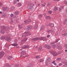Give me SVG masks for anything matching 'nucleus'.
I'll list each match as a JSON object with an SVG mask.
<instances>
[{"instance_id": "nucleus-1", "label": "nucleus", "mask_w": 67, "mask_h": 67, "mask_svg": "<svg viewBox=\"0 0 67 67\" xmlns=\"http://www.w3.org/2000/svg\"><path fill=\"white\" fill-rule=\"evenodd\" d=\"M31 39L32 40L34 41H36L38 40H41L43 41H46L47 40V38L46 37L44 38V37H38L35 38H31Z\"/></svg>"}, {"instance_id": "nucleus-2", "label": "nucleus", "mask_w": 67, "mask_h": 67, "mask_svg": "<svg viewBox=\"0 0 67 67\" xmlns=\"http://www.w3.org/2000/svg\"><path fill=\"white\" fill-rule=\"evenodd\" d=\"M31 35V34L30 32H27L24 33V34H23V36H25V37L27 35Z\"/></svg>"}, {"instance_id": "nucleus-3", "label": "nucleus", "mask_w": 67, "mask_h": 67, "mask_svg": "<svg viewBox=\"0 0 67 67\" xmlns=\"http://www.w3.org/2000/svg\"><path fill=\"white\" fill-rule=\"evenodd\" d=\"M51 54L54 57H56L59 55L55 51H52L51 52Z\"/></svg>"}, {"instance_id": "nucleus-4", "label": "nucleus", "mask_w": 67, "mask_h": 67, "mask_svg": "<svg viewBox=\"0 0 67 67\" xmlns=\"http://www.w3.org/2000/svg\"><path fill=\"white\" fill-rule=\"evenodd\" d=\"M32 28V26H29L28 27H26V29L27 30H30Z\"/></svg>"}, {"instance_id": "nucleus-5", "label": "nucleus", "mask_w": 67, "mask_h": 67, "mask_svg": "<svg viewBox=\"0 0 67 67\" xmlns=\"http://www.w3.org/2000/svg\"><path fill=\"white\" fill-rule=\"evenodd\" d=\"M27 9L31 10H34V8L31 6H30L29 7V6H27Z\"/></svg>"}, {"instance_id": "nucleus-6", "label": "nucleus", "mask_w": 67, "mask_h": 67, "mask_svg": "<svg viewBox=\"0 0 67 67\" xmlns=\"http://www.w3.org/2000/svg\"><path fill=\"white\" fill-rule=\"evenodd\" d=\"M51 62V59L50 58H48V59L47 60H46V63L48 64V62Z\"/></svg>"}, {"instance_id": "nucleus-7", "label": "nucleus", "mask_w": 67, "mask_h": 67, "mask_svg": "<svg viewBox=\"0 0 67 67\" xmlns=\"http://www.w3.org/2000/svg\"><path fill=\"white\" fill-rule=\"evenodd\" d=\"M27 38H25L23 40H22L21 41V44H23L27 40Z\"/></svg>"}, {"instance_id": "nucleus-8", "label": "nucleus", "mask_w": 67, "mask_h": 67, "mask_svg": "<svg viewBox=\"0 0 67 67\" xmlns=\"http://www.w3.org/2000/svg\"><path fill=\"white\" fill-rule=\"evenodd\" d=\"M4 53L3 52H1L0 53V58H1L4 55Z\"/></svg>"}, {"instance_id": "nucleus-9", "label": "nucleus", "mask_w": 67, "mask_h": 67, "mask_svg": "<svg viewBox=\"0 0 67 67\" xmlns=\"http://www.w3.org/2000/svg\"><path fill=\"white\" fill-rule=\"evenodd\" d=\"M44 47L48 49H50L51 48V47L49 46H47V45H46L44 46Z\"/></svg>"}, {"instance_id": "nucleus-10", "label": "nucleus", "mask_w": 67, "mask_h": 67, "mask_svg": "<svg viewBox=\"0 0 67 67\" xmlns=\"http://www.w3.org/2000/svg\"><path fill=\"white\" fill-rule=\"evenodd\" d=\"M29 46H24L22 47V48H29Z\"/></svg>"}, {"instance_id": "nucleus-11", "label": "nucleus", "mask_w": 67, "mask_h": 67, "mask_svg": "<svg viewBox=\"0 0 67 67\" xmlns=\"http://www.w3.org/2000/svg\"><path fill=\"white\" fill-rule=\"evenodd\" d=\"M57 48H58V49L60 50H61L62 49V48L61 46L60 45L57 46Z\"/></svg>"}, {"instance_id": "nucleus-12", "label": "nucleus", "mask_w": 67, "mask_h": 67, "mask_svg": "<svg viewBox=\"0 0 67 67\" xmlns=\"http://www.w3.org/2000/svg\"><path fill=\"white\" fill-rule=\"evenodd\" d=\"M26 54V52L25 51H23L21 52V54L23 55H25Z\"/></svg>"}, {"instance_id": "nucleus-13", "label": "nucleus", "mask_w": 67, "mask_h": 67, "mask_svg": "<svg viewBox=\"0 0 67 67\" xmlns=\"http://www.w3.org/2000/svg\"><path fill=\"white\" fill-rule=\"evenodd\" d=\"M54 43V42H53L51 43V45L52 46V47H53L54 48L56 46L55 45H53V44Z\"/></svg>"}, {"instance_id": "nucleus-14", "label": "nucleus", "mask_w": 67, "mask_h": 67, "mask_svg": "<svg viewBox=\"0 0 67 67\" xmlns=\"http://www.w3.org/2000/svg\"><path fill=\"white\" fill-rule=\"evenodd\" d=\"M49 26L51 27H53L54 26V25L53 24H49Z\"/></svg>"}, {"instance_id": "nucleus-15", "label": "nucleus", "mask_w": 67, "mask_h": 67, "mask_svg": "<svg viewBox=\"0 0 67 67\" xmlns=\"http://www.w3.org/2000/svg\"><path fill=\"white\" fill-rule=\"evenodd\" d=\"M11 45L14 46H18V44L16 43H14L11 44Z\"/></svg>"}, {"instance_id": "nucleus-16", "label": "nucleus", "mask_w": 67, "mask_h": 67, "mask_svg": "<svg viewBox=\"0 0 67 67\" xmlns=\"http://www.w3.org/2000/svg\"><path fill=\"white\" fill-rule=\"evenodd\" d=\"M31 21L30 20H29V21H27V20H25L24 22L25 23H29L30 22H31Z\"/></svg>"}, {"instance_id": "nucleus-17", "label": "nucleus", "mask_w": 67, "mask_h": 67, "mask_svg": "<svg viewBox=\"0 0 67 67\" xmlns=\"http://www.w3.org/2000/svg\"><path fill=\"white\" fill-rule=\"evenodd\" d=\"M42 49V47H40L38 49V51H41Z\"/></svg>"}, {"instance_id": "nucleus-18", "label": "nucleus", "mask_w": 67, "mask_h": 67, "mask_svg": "<svg viewBox=\"0 0 67 67\" xmlns=\"http://www.w3.org/2000/svg\"><path fill=\"white\" fill-rule=\"evenodd\" d=\"M1 32L2 34H4V30L3 29L1 30Z\"/></svg>"}, {"instance_id": "nucleus-19", "label": "nucleus", "mask_w": 67, "mask_h": 67, "mask_svg": "<svg viewBox=\"0 0 67 67\" xmlns=\"http://www.w3.org/2000/svg\"><path fill=\"white\" fill-rule=\"evenodd\" d=\"M45 28V27L44 26H42L41 27V30H42Z\"/></svg>"}, {"instance_id": "nucleus-20", "label": "nucleus", "mask_w": 67, "mask_h": 67, "mask_svg": "<svg viewBox=\"0 0 67 67\" xmlns=\"http://www.w3.org/2000/svg\"><path fill=\"white\" fill-rule=\"evenodd\" d=\"M46 18L47 19H51V17L50 16H47L46 17Z\"/></svg>"}, {"instance_id": "nucleus-21", "label": "nucleus", "mask_w": 67, "mask_h": 67, "mask_svg": "<svg viewBox=\"0 0 67 67\" xmlns=\"http://www.w3.org/2000/svg\"><path fill=\"white\" fill-rule=\"evenodd\" d=\"M32 4H33V3H30L28 4V5L29 6H31Z\"/></svg>"}, {"instance_id": "nucleus-22", "label": "nucleus", "mask_w": 67, "mask_h": 67, "mask_svg": "<svg viewBox=\"0 0 67 67\" xmlns=\"http://www.w3.org/2000/svg\"><path fill=\"white\" fill-rule=\"evenodd\" d=\"M62 36L64 37L67 36V33H64V34H63Z\"/></svg>"}, {"instance_id": "nucleus-23", "label": "nucleus", "mask_w": 67, "mask_h": 67, "mask_svg": "<svg viewBox=\"0 0 67 67\" xmlns=\"http://www.w3.org/2000/svg\"><path fill=\"white\" fill-rule=\"evenodd\" d=\"M38 27V25H36L34 27L35 29H36Z\"/></svg>"}, {"instance_id": "nucleus-24", "label": "nucleus", "mask_w": 67, "mask_h": 67, "mask_svg": "<svg viewBox=\"0 0 67 67\" xmlns=\"http://www.w3.org/2000/svg\"><path fill=\"white\" fill-rule=\"evenodd\" d=\"M6 40L8 41H9V37H6Z\"/></svg>"}, {"instance_id": "nucleus-25", "label": "nucleus", "mask_w": 67, "mask_h": 67, "mask_svg": "<svg viewBox=\"0 0 67 67\" xmlns=\"http://www.w3.org/2000/svg\"><path fill=\"white\" fill-rule=\"evenodd\" d=\"M57 9V7H55L54 9V11H56Z\"/></svg>"}, {"instance_id": "nucleus-26", "label": "nucleus", "mask_w": 67, "mask_h": 67, "mask_svg": "<svg viewBox=\"0 0 67 67\" xmlns=\"http://www.w3.org/2000/svg\"><path fill=\"white\" fill-rule=\"evenodd\" d=\"M12 58V56H10L9 57H8V59L9 60H10Z\"/></svg>"}, {"instance_id": "nucleus-27", "label": "nucleus", "mask_w": 67, "mask_h": 67, "mask_svg": "<svg viewBox=\"0 0 67 67\" xmlns=\"http://www.w3.org/2000/svg\"><path fill=\"white\" fill-rule=\"evenodd\" d=\"M6 66H7V67H10V65L9 64H7L6 65Z\"/></svg>"}, {"instance_id": "nucleus-28", "label": "nucleus", "mask_w": 67, "mask_h": 67, "mask_svg": "<svg viewBox=\"0 0 67 67\" xmlns=\"http://www.w3.org/2000/svg\"><path fill=\"white\" fill-rule=\"evenodd\" d=\"M57 59L58 61H60L61 60V58H58Z\"/></svg>"}, {"instance_id": "nucleus-29", "label": "nucleus", "mask_w": 67, "mask_h": 67, "mask_svg": "<svg viewBox=\"0 0 67 67\" xmlns=\"http://www.w3.org/2000/svg\"><path fill=\"white\" fill-rule=\"evenodd\" d=\"M36 59L40 58V56H36Z\"/></svg>"}, {"instance_id": "nucleus-30", "label": "nucleus", "mask_w": 67, "mask_h": 67, "mask_svg": "<svg viewBox=\"0 0 67 67\" xmlns=\"http://www.w3.org/2000/svg\"><path fill=\"white\" fill-rule=\"evenodd\" d=\"M64 47H65V48H66V49H67V45L66 44L64 45Z\"/></svg>"}, {"instance_id": "nucleus-31", "label": "nucleus", "mask_w": 67, "mask_h": 67, "mask_svg": "<svg viewBox=\"0 0 67 67\" xmlns=\"http://www.w3.org/2000/svg\"><path fill=\"white\" fill-rule=\"evenodd\" d=\"M59 34V33H58V32H57L55 34V35L56 36L58 35Z\"/></svg>"}, {"instance_id": "nucleus-32", "label": "nucleus", "mask_w": 67, "mask_h": 67, "mask_svg": "<svg viewBox=\"0 0 67 67\" xmlns=\"http://www.w3.org/2000/svg\"><path fill=\"white\" fill-rule=\"evenodd\" d=\"M62 63H59V64L58 65L59 66H60L62 65Z\"/></svg>"}, {"instance_id": "nucleus-33", "label": "nucleus", "mask_w": 67, "mask_h": 67, "mask_svg": "<svg viewBox=\"0 0 67 67\" xmlns=\"http://www.w3.org/2000/svg\"><path fill=\"white\" fill-rule=\"evenodd\" d=\"M15 14H16V15H18V14H19V12H15Z\"/></svg>"}, {"instance_id": "nucleus-34", "label": "nucleus", "mask_w": 67, "mask_h": 67, "mask_svg": "<svg viewBox=\"0 0 67 67\" xmlns=\"http://www.w3.org/2000/svg\"><path fill=\"white\" fill-rule=\"evenodd\" d=\"M1 38H2L1 40H3V39H5V38H4V37H2Z\"/></svg>"}, {"instance_id": "nucleus-35", "label": "nucleus", "mask_w": 67, "mask_h": 67, "mask_svg": "<svg viewBox=\"0 0 67 67\" xmlns=\"http://www.w3.org/2000/svg\"><path fill=\"white\" fill-rule=\"evenodd\" d=\"M17 3V1L16 0H15L14 1V4H15Z\"/></svg>"}, {"instance_id": "nucleus-36", "label": "nucleus", "mask_w": 67, "mask_h": 67, "mask_svg": "<svg viewBox=\"0 0 67 67\" xmlns=\"http://www.w3.org/2000/svg\"><path fill=\"white\" fill-rule=\"evenodd\" d=\"M18 4L19 6H21V4L20 3H18Z\"/></svg>"}, {"instance_id": "nucleus-37", "label": "nucleus", "mask_w": 67, "mask_h": 67, "mask_svg": "<svg viewBox=\"0 0 67 67\" xmlns=\"http://www.w3.org/2000/svg\"><path fill=\"white\" fill-rule=\"evenodd\" d=\"M3 4L2 3H0V7H1L2 5Z\"/></svg>"}, {"instance_id": "nucleus-38", "label": "nucleus", "mask_w": 67, "mask_h": 67, "mask_svg": "<svg viewBox=\"0 0 67 67\" xmlns=\"http://www.w3.org/2000/svg\"><path fill=\"white\" fill-rule=\"evenodd\" d=\"M38 16L40 17H42V15H38Z\"/></svg>"}, {"instance_id": "nucleus-39", "label": "nucleus", "mask_w": 67, "mask_h": 67, "mask_svg": "<svg viewBox=\"0 0 67 67\" xmlns=\"http://www.w3.org/2000/svg\"><path fill=\"white\" fill-rule=\"evenodd\" d=\"M43 61V60L42 59H40V62H42Z\"/></svg>"}, {"instance_id": "nucleus-40", "label": "nucleus", "mask_w": 67, "mask_h": 67, "mask_svg": "<svg viewBox=\"0 0 67 67\" xmlns=\"http://www.w3.org/2000/svg\"><path fill=\"white\" fill-rule=\"evenodd\" d=\"M18 27H19L20 28H22V26L21 25H19L18 26Z\"/></svg>"}, {"instance_id": "nucleus-41", "label": "nucleus", "mask_w": 67, "mask_h": 67, "mask_svg": "<svg viewBox=\"0 0 67 67\" xmlns=\"http://www.w3.org/2000/svg\"><path fill=\"white\" fill-rule=\"evenodd\" d=\"M58 29H62V27L61 26H59L58 27Z\"/></svg>"}, {"instance_id": "nucleus-42", "label": "nucleus", "mask_w": 67, "mask_h": 67, "mask_svg": "<svg viewBox=\"0 0 67 67\" xmlns=\"http://www.w3.org/2000/svg\"><path fill=\"white\" fill-rule=\"evenodd\" d=\"M50 30V33H52L53 32V31L52 30Z\"/></svg>"}, {"instance_id": "nucleus-43", "label": "nucleus", "mask_w": 67, "mask_h": 67, "mask_svg": "<svg viewBox=\"0 0 67 67\" xmlns=\"http://www.w3.org/2000/svg\"><path fill=\"white\" fill-rule=\"evenodd\" d=\"M48 13H49L51 14L52 13V11H49Z\"/></svg>"}, {"instance_id": "nucleus-44", "label": "nucleus", "mask_w": 67, "mask_h": 67, "mask_svg": "<svg viewBox=\"0 0 67 67\" xmlns=\"http://www.w3.org/2000/svg\"><path fill=\"white\" fill-rule=\"evenodd\" d=\"M50 32V30H49L47 31V32L48 33H49V32Z\"/></svg>"}, {"instance_id": "nucleus-45", "label": "nucleus", "mask_w": 67, "mask_h": 67, "mask_svg": "<svg viewBox=\"0 0 67 67\" xmlns=\"http://www.w3.org/2000/svg\"><path fill=\"white\" fill-rule=\"evenodd\" d=\"M53 65H55V66H56V64L55 63L53 64Z\"/></svg>"}, {"instance_id": "nucleus-46", "label": "nucleus", "mask_w": 67, "mask_h": 67, "mask_svg": "<svg viewBox=\"0 0 67 67\" xmlns=\"http://www.w3.org/2000/svg\"><path fill=\"white\" fill-rule=\"evenodd\" d=\"M13 14H11V17H13Z\"/></svg>"}, {"instance_id": "nucleus-47", "label": "nucleus", "mask_w": 67, "mask_h": 67, "mask_svg": "<svg viewBox=\"0 0 67 67\" xmlns=\"http://www.w3.org/2000/svg\"><path fill=\"white\" fill-rule=\"evenodd\" d=\"M64 3L66 4H67V2L66 1H65Z\"/></svg>"}, {"instance_id": "nucleus-48", "label": "nucleus", "mask_w": 67, "mask_h": 67, "mask_svg": "<svg viewBox=\"0 0 67 67\" xmlns=\"http://www.w3.org/2000/svg\"><path fill=\"white\" fill-rule=\"evenodd\" d=\"M50 37V35H48L47 36V37L48 38H49V37Z\"/></svg>"}, {"instance_id": "nucleus-49", "label": "nucleus", "mask_w": 67, "mask_h": 67, "mask_svg": "<svg viewBox=\"0 0 67 67\" xmlns=\"http://www.w3.org/2000/svg\"><path fill=\"white\" fill-rule=\"evenodd\" d=\"M47 26H48V25L47 24L46 25H45L46 27H47Z\"/></svg>"}, {"instance_id": "nucleus-50", "label": "nucleus", "mask_w": 67, "mask_h": 67, "mask_svg": "<svg viewBox=\"0 0 67 67\" xmlns=\"http://www.w3.org/2000/svg\"><path fill=\"white\" fill-rule=\"evenodd\" d=\"M42 7H45V5L44 4H42Z\"/></svg>"}, {"instance_id": "nucleus-51", "label": "nucleus", "mask_w": 67, "mask_h": 67, "mask_svg": "<svg viewBox=\"0 0 67 67\" xmlns=\"http://www.w3.org/2000/svg\"><path fill=\"white\" fill-rule=\"evenodd\" d=\"M55 61H53L52 62V63H53V64H54V63H55Z\"/></svg>"}, {"instance_id": "nucleus-52", "label": "nucleus", "mask_w": 67, "mask_h": 67, "mask_svg": "<svg viewBox=\"0 0 67 67\" xmlns=\"http://www.w3.org/2000/svg\"><path fill=\"white\" fill-rule=\"evenodd\" d=\"M66 24V23H65V21H64V22H63V24L64 25H65Z\"/></svg>"}, {"instance_id": "nucleus-53", "label": "nucleus", "mask_w": 67, "mask_h": 67, "mask_svg": "<svg viewBox=\"0 0 67 67\" xmlns=\"http://www.w3.org/2000/svg\"><path fill=\"white\" fill-rule=\"evenodd\" d=\"M20 57L22 58H23V55H20Z\"/></svg>"}, {"instance_id": "nucleus-54", "label": "nucleus", "mask_w": 67, "mask_h": 67, "mask_svg": "<svg viewBox=\"0 0 67 67\" xmlns=\"http://www.w3.org/2000/svg\"><path fill=\"white\" fill-rule=\"evenodd\" d=\"M58 40H57L56 41V42H55V43H56V42H58Z\"/></svg>"}, {"instance_id": "nucleus-55", "label": "nucleus", "mask_w": 67, "mask_h": 67, "mask_svg": "<svg viewBox=\"0 0 67 67\" xmlns=\"http://www.w3.org/2000/svg\"><path fill=\"white\" fill-rule=\"evenodd\" d=\"M61 10V9L60 8H59V11H60Z\"/></svg>"}, {"instance_id": "nucleus-56", "label": "nucleus", "mask_w": 67, "mask_h": 67, "mask_svg": "<svg viewBox=\"0 0 67 67\" xmlns=\"http://www.w3.org/2000/svg\"><path fill=\"white\" fill-rule=\"evenodd\" d=\"M54 1H59L60 0H53Z\"/></svg>"}, {"instance_id": "nucleus-57", "label": "nucleus", "mask_w": 67, "mask_h": 67, "mask_svg": "<svg viewBox=\"0 0 67 67\" xmlns=\"http://www.w3.org/2000/svg\"><path fill=\"white\" fill-rule=\"evenodd\" d=\"M14 67H18V66L17 65H16L14 66Z\"/></svg>"}, {"instance_id": "nucleus-58", "label": "nucleus", "mask_w": 67, "mask_h": 67, "mask_svg": "<svg viewBox=\"0 0 67 67\" xmlns=\"http://www.w3.org/2000/svg\"><path fill=\"white\" fill-rule=\"evenodd\" d=\"M29 55H27L26 56V57H29Z\"/></svg>"}, {"instance_id": "nucleus-59", "label": "nucleus", "mask_w": 67, "mask_h": 67, "mask_svg": "<svg viewBox=\"0 0 67 67\" xmlns=\"http://www.w3.org/2000/svg\"><path fill=\"white\" fill-rule=\"evenodd\" d=\"M65 52H67V49L65 50Z\"/></svg>"}, {"instance_id": "nucleus-60", "label": "nucleus", "mask_w": 67, "mask_h": 67, "mask_svg": "<svg viewBox=\"0 0 67 67\" xmlns=\"http://www.w3.org/2000/svg\"><path fill=\"white\" fill-rule=\"evenodd\" d=\"M65 21H67V19H65Z\"/></svg>"}, {"instance_id": "nucleus-61", "label": "nucleus", "mask_w": 67, "mask_h": 67, "mask_svg": "<svg viewBox=\"0 0 67 67\" xmlns=\"http://www.w3.org/2000/svg\"><path fill=\"white\" fill-rule=\"evenodd\" d=\"M40 5V4H37V6H39Z\"/></svg>"}, {"instance_id": "nucleus-62", "label": "nucleus", "mask_w": 67, "mask_h": 67, "mask_svg": "<svg viewBox=\"0 0 67 67\" xmlns=\"http://www.w3.org/2000/svg\"><path fill=\"white\" fill-rule=\"evenodd\" d=\"M19 0H17L16 1H17V2H19Z\"/></svg>"}, {"instance_id": "nucleus-63", "label": "nucleus", "mask_w": 67, "mask_h": 67, "mask_svg": "<svg viewBox=\"0 0 67 67\" xmlns=\"http://www.w3.org/2000/svg\"><path fill=\"white\" fill-rule=\"evenodd\" d=\"M8 8H6V10H8Z\"/></svg>"}, {"instance_id": "nucleus-64", "label": "nucleus", "mask_w": 67, "mask_h": 67, "mask_svg": "<svg viewBox=\"0 0 67 67\" xmlns=\"http://www.w3.org/2000/svg\"><path fill=\"white\" fill-rule=\"evenodd\" d=\"M50 67H54V66H53V65H51V66H50Z\"/></svg>"}]
</instances>
